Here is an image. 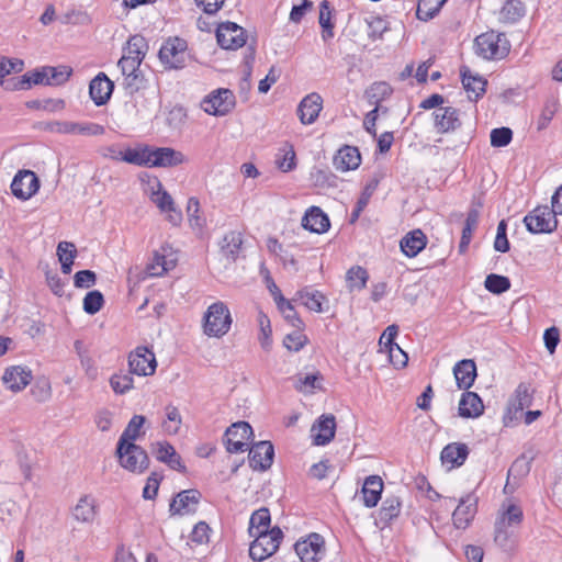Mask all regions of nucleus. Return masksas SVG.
Segmentation results:
<instances>
[{
	"instance_id": "obj_42",
	"label": "nucleus",
	"mask_w": 562,
	"mask_h": 562,
	"mask_svg": "<svg viewBox=\"0 0 562 562\" xmlns=\"http://www.w3.org/2000/svg\"><path fill=\"white\" fill-rule=\"evenodd\" d=\"M74 348L80 360V366L88 379L95 380L98 376V368L95 367L94 360L90 356L88 348L81 340H76Z\"/></svg>"
},
{
	"instance_id": "obj_23",
	"label": "nucleus",
	"mask_w": 562,
	"mask_h": 562,
	"mask_svg": "<svg viewBox=\"0 0 562 562\" xmlns=\"http://www.w3.org/2000/svg\"><path fill=\"white\" fill-rule=\"evenodd\" d=\"M32 378V371L26 367L13 366L4 371L2 381L8 389L19 392L31 383Z\"/></svg>"
},
{
	"instance_id": "obj_24",
	"label": "nucleus",
	"mask_w": 562,
	"mask_h": 562,
	"mask_svg": "<svg viewBox=\"0 0 562 562\" xmlns=\"http://www.w3.org/2000/svg\"><path fill=\"white\" fill-rule=\"evenodd\" d=\"M333 164L340 172L355 170L361 164V156L357 147L345 145L334 156Z\"/></svg>"
},
{
	"instance_id": "obj_52",
	"label": "nucleus",
	"mask_w": 562,
	"mask_h": 562,
	"mask_svg": "<svg viewBox=\"0 0 562 562\" xmlns=\"http://www.w3.org/2000/svg\"><path fill=\"white\" fill-rule=\"evenodd\" d=\"M277 166L283 172L291 171L295 168V151L292 145L285 144L282 148L279 149V154L277 156Z\"/></svg>"
},
{
	"instance_id": "obj_3",
	"label": "nucleus",
	"mask_w": 562,
	"mask_h": 562,
	"mask_svg": "<svg viewBox=\"0 0 562 562\" xmlns=\"http://www.w3.org/2000/svg\"><path fill=\"white\" fill-rule=\"evenodd\" d=\"M474 49L484 59H503L508 55L510 44L505 34L490 31L475 38Z\"/></svg>"
},
{
	"instance_id": "obj_39",
	"label": "nucleus",
	"mask_w": 562,
	"mask_h": 562,
	"mask_svg": "<svg viewBox=\"0 0 562 562\" xmlns=\"http://www.w3.org/2000/svg\"><path fill=\"white\" fill-rule=\"evenodd\" d=\"M182 425V416L178 407L169 404L164 409V418L161 420V429L167 436H176L179 434Z\"/></svg>"
},
{
	"instance_id": "obj_10",
	"label": "nucleus",
	"mask_w": 562,
	"mask_h": 562,
	"mask_svg": "<svg viewBox=\"0 0 562 562\" xmlns=\"http://www.w3.org/2000/svg\"><path fill=\"white\" fill-rule=\"evenodd\" d=\"M252 428L246 422H237L227 428L225 432V446L228 452L238 453L247 450Z\"/></svg>"
},
{
	"instance_id": "obj_20",
	"label": "nucleus",
	"mask_w": 562,
	"mask_h": 562,
	"mask_svg": "<svg viewBox=\"0 0 562 562\" xmlns=\"http://www.w3.org/2000/svg\"><path fill=\"white\" fill-rule=\"evenodd\" d=\"M323 109V99L316 93L312 92L304 97L299 104L297 115L302 124H313Z\"/></svg>"
},
{
	"instance_id": "obj_49",
	"label": "nucleus",
	"mask_w": 562,
	"mask_h": 562,
	"mask_svg": "<svg viewBox=\"0 0 562 562\" xmlns=\"http://www.w3.org/2000/svg\"><path fill=\"white\" fill-rule=\"evenodd\" d=\"M346 281L350 291H360L366 288L368 272L362 267H352L347 271Z\"/></svg>"
},
{
	"instance_id": "obj_5",
	"label": "nucleus",
	"mask_w": 562,
	"mask_h": 562,
	"mask_svg": "<svg viewBox=\"0 0 562 562\" xmlns=\"http://www.w3.org/2000/svg\"><path fill=\"white\" fill-rule=\"evenodd\" d=\"M255 540L249 548V555L255 561H263L274 554L283 538L279 527H273L268 532L259 531L252 536Z\"/></svg>"
},
{
	"instance_id": "obj_59",
	"label": "nucleus",
	"mask_w": 562,
	"mask_h": 562,
	"mask_svg": "<svg viewBox=\"0 0 562 562\" xmlns=\"http://www.w3.org/2000/svg\"><path fill=\"white\" fill-rule=\"evenodd\" d=\"M15 457L25 481H30L32 479V459L29 450L22 445L18 446Z\"/></svg>"
},
{
	"instance_id": "obj_32",
	"label": "nucleus",
	"mask_w": 562,
	"mask_h": 562,
	"mask_svg": "<svg viewBox=\"0 0 562 562\" xmlns=\"http://www.w3.org/2000/svg\"><path fill=\"white\" fill-rule=\"evenodd\" d=\"M302 226L310 232L322 234L328 231L330 223L328 216L318 206H312L305 212Z\"/></svg>"
},
{
	"instance_id": "obj_15",
	"label": "nucleus",
	"mask_w": 562,
	"mask_h": 562,
	"mask_svg": "<svg viewBox=\"0 0 562 562\" xmlns=\"http://www.w3.org/2000/svg\"><path fill=\"white\" fill-rule=\"evenodd\" d=\"M40 189L36 175L30 170L19 171L11 183V191L20 200H29Z\"/></svg>"
},
{
	"instance_id": "obj_62",
	"label": "nucleus",
	"mask_w": 562,
	"mask_h": 562,
	"mask_svg": "<svg viewBox=\"0 0 562 562\" xmlns=\"http://www.w3.org/2000/svg\"><path fill=\"white\" fill-rule=\"evenodd\" d=\"M104 303L100 291L88 292L83 299V311L90 315L98 313Z\"/></svg>"
},
{
	"instance_id": "obj_63",
	"label": "nucleus",
	"mask_w": 562,
	"mask_h": 562,
	"mask_svg": "<svg viewBox=\"0 0 562 562\" xmlns=\"http://www.w3.org/2000/svg\"><path fill=\"white\" fill-rule=\"evenodd\" d=\"M307 341L308 339L306 335L300 330H294L284 337L283 345L288 350L297 352L307 344Z\"/></svg>"
},
{
	"instance_id": "obj_48",
	"label": "nucleus",
	"mask_w": 562,
	"mask_h": 562,
	"mask_svg": "<svg viewBox=\"0 0 562 562\" xmlns=\"http://www.w3.org/2000/svg\"><path fill=\"white\" fill-rule=\"evenodd\" d=\"M480 212L477 209H472L468 212L464 227L462 229V236L460 241V250L463 251L472 239V234L477 227Z\"/></svg>"
},
{
	"instance_id": "obj_37",
	"label": "nucleus",
	"mask_w": 562,
	"mask_h": 562,
	"mask_svg": "<svg viewBox=\"0 0 562 562\" xmlns=\"http://www.w3.org/2000/svg\"><path fill=\"white\" fill-rule=\"evenodd\" d=\"M434 114L436 127L441 133L453 131L460 125L458 111L454 108H439Z\"/></svg>"
},
{
	"instance_id": "obj_57",
	"label": "nucleus",
	"mask_w": 562,
	"mask_h": 562,
	"mask_svg": "<svg viewBox=\"0 0 562 562\" xmlns=\"http://www.w3.org/2000/svg\"><path fill=\"white\" fill-rule=\"evenodd\" d=\"M559 108V102L555 99L548 100L543 109L538 117L537 127L539 131L544 130L549 126L552 121L554 114L557 113Z\"/></svg>"
},
{
	"instance_id": "obj_27",
	"label": "nucleus",
	"mask_w": 562,
	"mask_h": 562,
	"mask_svg": "<svg viewBox=\"0 0 562 562\" xmlns=\"http://www.w3.org/2000/svg\"><path fill=\"white\" fill-rule=\"evenodd\" d=\"M458 389L468 391L476 378V364L472 359H463L453 367Z\"/></svg>"
},
{
	"instance_id": "obj_53",
	"label": "nucleus",
	"mask_w": 562,
	"mask_h": 562,
	"mask_svg": "<svg viewBox=\"0 0 562 562\" xmlns=\"http://www.w3.org/2000/svg\"><path fill=\"white\" fill-rule=\"evenodd\" d=\"M110 385L114 393L122 395L134 387V379L130 373L119 372L110 378Z\"/></svg>"
},
{
	"instance_id": "obj_18",
	"label": "nucleus",
	"mask_w": 562,
	"mask_h": 562,
	"mask_svg": "<svg viewBox=\"0 0 562 562\" xmlns=\"http://www.w3.org/2000/svg\"><path fill=\"white\" fill-rule=\"evenodd\" d=\"M201 494L196 490H186L177 494L170 504L172 515H190L196 512Z\"/></svg>"
},
{
	"instance_id": "obj_1",
	"label": "nucleus",
	"mask_w": 562,
	"mask_h": 562,
	"mask_svg": "<svg viewBox=\"0 0 562 562\" xmlns=\"http://www.w3.org/2000/svg\"><path fill=\"white\" fill-rule=\"evenodd\" d=\"M524 519L520 506L504 502L498 510L494 525V542L505 552H513L517 547L516 529Z\"/></svg>"
},
{
	"instance_id": "obj_41",
	"label": "nucleus",
	"mask_w": 562,
	"mask_h": 562,
	"mask_svg": "<svg viewBox=\"0 0 562 562\" xmlns=\"http://www.w3.org/2000/svg\"><path fill=\"white\" fill-rule=\"evenodd\" d=\"M95 514V501L89 495L81 496L72 509V516L79 522H91Z\"/></svg>"
},
{
	"instance_id": "obj_21",
	"label": "nucleus",
	"mask_w": 562,
	"mask_h": 562,
	"mask_svg": "<svg viewBox=\"0 0 562 562\" xmlns=\"http://www.w3.org/2000/svg\"><path fill=\"white\" fill-rule=\"evenodd\" d=\"M336 420L333 415L321 416L312 426L311 434L316 446H325L335 437Z\"/></svg>"
},
{
	"instance_id": "obj_11",
	"label": "nucleus",
	"mask_w": 562,
	"mask_h": 562,
	"mask_svg": "<svg viewBox=\"0 0 562 562\" xmlns=\"http://www.w3.org/2000/svg\"><path fill=\"white\" fill-rule=\"evenodd\" d=\"M130 373L138 376L153 375L157 368L155 353L147 347H137L128 356Z\"/></svg>"
},
{
	"instance_id": "obj_60",
	"label": "nucleus",
	"mask_w": 562,
	"mask_h": 562,
	"mask_svg": "<svg viewBox=\"0 0 562 562\" xmlns=\"http://www.w3.org/2000/svg\"><path fill=\"white\" fill-rule=\"evenodd\" d=\"M46 72L48 77L47 86H59L69 79L71 69L66 66L46 67Z\"/></svg>"
},
{
	"instance_id": "obj_14",
	"label": "nucleus",
	"mask_w": 562,
	"mask_h": 562,
	"mask_svg": "<svg viewBox=\"0 0 562 562\" xmlns=\"http://www.w3.org/2000/svg\"><path fill=\"white\" fill-rule=\"evenodd\" d=\"M52 131L59 134L100 136L105 132L104 126L92 122L60 121L52 125Z\"/></svg>"
},
{
	"instance_id": "obj_12",
	"label": "nucleus",
	"mask_w": 562,
	"mask_h": 562,
	"mask_svg": "<svg viewBox=\"0 0 562 562\" xmlns=\"http://www.w3.org/2000/svg\"><path fill=\"white\" fill-rule=\"evenodd\" d=\"M294 549L302 562H317L325 553L324 539L318 533H311L299 540Z\"/></svg>"
},
{
	"instance_id": "obj_4",
	"label": "nucleus",
	"mask_w": 562,
	"mask_h": 562,
	"mask_svg": "<svg viewBox=\"0 0 562 562\" xmlns=\"http://www.w3.org/2000/svg\"><path fill=\"white\" fill-rule=\"evenodd\" d=\"M233 319L227 305L221 301L211 304L203 317V333L221 338L231 329Z\"/></svg>"
},
{
	"instance_id": "obj_6",
	"label": "nucleus",
	"mask_w": 562,
	"mask_h": 562,
	"mask_svg": "<svg viewBox=\"0 0 562 562\" xmlns=\"http://www.w3.org/2000/svg\"><path fill=\"white\" fill-rule=\"evenodd\" d=\"M236 104V99L229 89L218 88L206 94L201 103V109L209 115L224 116L228 114Z\"/></svg>"
},
{
	"instance_id": "obj_22",
	"label": "nucleus",
	"mask_w": 562,
	"mask_h": 562,
	"mask_svg": "<svg viewBox=\"0 0 562 562\" xmlns=\"http://www.w3.org/2000/svg\"><path fill=\"white\" fill-rule=\"evenodd\" d=\"M274 450L269 441H260L249 450V464L255 470H266L271 467Z\"/></svg>"
},
{
	"instance_id": "obj_16",
	"label": "nucleus",
	"mask_w": 562,
	"mask_h": 562,
	"mask_svg": "<svg viewBox=\"0 0 562 562\" xmlns=\"http://www.w3.org/2000/svg\"><path fill=\"white\" fill-rule=\"evenodd\" d=\"M140 61L133 59L131 56H122L117 63L123 76V87L128 93L139 90L143 77L139 71Z\"/></svg>"
},
{
	"instance_id": "obj_46",
	"label": "nucleus",
	"mask_w": 562,
	"mask_h": 562,
	"mask_svg": "<svg viewBox=\"0 0 562 562\" xmlns=\"http://www.w3.org/2000/svg\"><path fill=\"white\" fill-rule=\"evenodd\" d=\"M447 0H419L416 16L420 21H429L435 18Z\"/></svg>"
},
{
	"instance_id": "obj_30",
	"label": "nucleus",
	"mask_w": 562,
	"mask_h": 562,
	"mask_svg": "<svg viewBox=\"0 0 562 562\" xmlns=\"http://www.w3.org/2000/svg\"><path fill=\"white\" fill-rule=\"evenodd\" d=\"M176 257L170 249L161 248L155 252L151 262L147 266V273L150 277H161L176 266Z\"/></svg>"
},
{
	"instance_id": "obj_29",
	"label": "nucleus",
	"mask_w": 562,
	"mask_h": 562,
	"mask_svg": "<svg viewBox=\"0 0 562 562\" xmlns=\"http://www.w3.org/2000/svg\"><path fill=\"white\" fill-rule=\"evenodd\" d=\"M469 456V448L465 443L452 442L447 445L441 451L442 464L448 469L461 467Z\"/></svg>"
},
{
	"instance_id": "obj_13",
	"label": "nucleus",
	"mask_w": 562,
	"mask_h": 562,
	"mask_svg": "<svg viewBox=\"0 0 562 562\" xmlns=\"http://www.w3.org/2000/svg\"><path fill=\"white\" fill-rule=\"evenodd\" d=\"M216 38L224 49H238L246 43L245 30L233 22H225L218 25Z\"/></svg>"
},
{
	"instance_id": "obj_54",
	"label": "nucleus",
	"mask_w": 562,
	"mask_h": 562,
	"mask_svg": "<svg viewBox=\"0 0 562 562\" xmlns=\"http://www.w3.org/2000/svg\"><path fill=\"white\" fill-rule=\"evenodd\" d=\"M401 513V501L396 496L386 497L380 509V519L384 522L396 518Z\"/></svg>"
},
{
	"instance_id": "obj_36",
	"label": "nucleus",
	"mask_w": 562,
	"mask_h": 562,
	"mask_svg": "<svg viewBox=\"0 0 562 562\" xmlns=\"http://www.w3.org/2000/svg\"><path fill=\"white\" fill-rule=\"evenodd\" d=\"M393 90L391 86L384 81L374 82L366 90V99L370 105H373L376 109H381L382 113H386L387 109L381 106V102L386 100Z\"/></svg>"
},
{
	"instance_id": "obj_33",
	"label": "nucleus",
	"mask_w": 562,
	"mask_h": 562,
	"mask_svg": "<svg viewBox=\"0 0 562 562\" xmlns=\"http://www.w3.org/2000/svg\"><path fill=\"white\" fill-rule=\"evenodd\" d=\"M460 74L469 99L476 101L485 92L486 80L481 76H474L467 66L461 67Z\"/></svg>"
},
{
	"instance_id": "obj_47",
	"label": "nucleus",
	"mask_w": 562,
	"mask_h": 562,
	"mask_svg": "<svg viewBox=\"0 0 562 562\" xmlns=\"http://www.w3.org/2000/svg\"><path fill=\"white\" fill-rule=\"evenodd\" d=\"M148 50L146 40L140 35L132 36L127 42V47L123 56H131L137 61H143Z\"/></svg>"
},
{
	"instance_id": "obj_43",
	"label": "nucleus",
	"mask_w": 562,
	"mask_h": 562,
	"mask_svg": "<svg viewBox=\"0 0 562 562\" xmlns=\"http://www.w3.org/2000/svg\"><path fill=\"white\" fill-rule=\"evenodd\" d=\"M526 9L520 0H507L499 11V21L515 23L525 15Z\"/></svg>"
},
{
	"instance_id": "obj_58",
	"label": "nucleus",
	"mask_w": 562,
	"mask_h": 562,
	"mask_svg": "<svg viewBox=\"0 0 562 562\" xmlns=\"http://www.w3.org/2000/svg\"><path fill=\"white\" fill-rule=\"evenodd\" d=\"M257 322L260 329L259 341L263 349H268L271 345L270 337L272 333L270 319L262 311H259Z\"/></svg>"
},
{
	"instance_id": "obj_8",
	"label": "nucleus",
	"mask_w": 562,
	"mask_h": 562,
	"mask_svg": "<svg viewBox=\"0 0 562 562\" xmlns=\"http://www.w3.org/2000/svg\"><path fill=\"white\" fill-rule=\"evenodd\" d=\"M555 215L548 205L537 206L524 217V223L531 234H548L558 226Z\"/></svg>"
},
{
	"instance_id": "obj_64",
	"label": "nucleus",
	"mask_w": 562,
	"mask_h": 562,
	"mask_svg": "<svg viewBox=\"0 0 562 562\" xmlns=\"http://www.w3.org/2000/svg\"><path fill=\"white\" fill-rule=\"evenodd\" d=\"M526 407V403H518L516 400L512 398L506 407V412L503 416V422L505 426H512L514 422L518 419V415L522 414L524 408Z\"/></svg>"
},
{
	"instance_id": "obj_19",
	"label": "nucleus",
	"mask_w": 562,
	"mask_h": 562,
	"mask_svg": "<svg viewBox=\"0 0 562 562\" xmlns=\"http://www.w3.org/2000/svg\"><path fill=\"white\" fill-rule=\"evenodd\" d=\"M150 449L156 459L166 463L170 469L180 472L186 471V467L182 464L180 454L169 442L156 441L151 443Z\"/></svg>"
},
{
	"instance_id": "obj_31",
	"label": "nucleus",
	"mask_w": 562,
	"mask_h": 562,
	"mask_svg": "<svg viewBox=\"0 0 562 562\" xmlns=\"http://www.w3.org/2000/svg\"><path fill=\"white\" fill-rule=\"evenodd\" d=\"M383 491V481L379 475H370L364 480L361 488V501L368 508L378 505Z\"/></svg>"
},
{
	"instance_id": "obj_34",
	"label": "nucleus",
	"mask_w": 562,
	"mask_h": 562,
	"mask_svg": "<svg viewBox=\"0 0 562 562\" xmlns=\"http://www.w3.org/2000/svg\"><path fill=\"white\" fill-rule=\"evenodd\" d=\"M427 245V237L422 229L407 233L400 241L401 250L409 258L416 257Z\"/></svg>"
},
{
	"instance_id": "obj_51",
	"label": "nucleus",
	"mask_w": 562,
	"mask_h": 562,
	"mask_svg": "<svg viewBox=\"0 0 562 562\" xmlns=\"http://www.w3.org/2000/svg\"><path fill=\"white\" fill-rule=\"evenodd\" d=\"M270 524V513L267 508H260L252 513L249 520V533L254 536V533L259 531L268 532V527Z\"/></svg>"
},
{
	"instance_id": "obj_25",
	"label": "nucleus",
	"mask_w": 562,
	"mask_h": 562,
	"mask_svg": "<svg viewBox=\"0 0 562 562\" xmlns=\"http://www.w3.org/2000/svg\"><path fill=\"white\" fill-rule=\"evenodd\" d=\"M184 161L182 153L170 147L151 148L149 168L153 167H173Z\"/></svg>"
},
{
	"instance_id": "obj_26",
	"label": "nucleus",
	"mask_w": 562,
	"mask_h": 562,
	"mask_svg": "<svg viewBox=\"0 0 562 562\" xmlns=\"http://www.w3.org/2000/svg\"><path fill=\"white\" fill-rule=\"evenodd\" d=\"M459 416L462 418H477L484 413L482 398L474 392L465 391L459 401Z\"/></svg>"
},
{
	"instance_id": "obj_9",
	"label": "nucleus",
	"mask_w": 562,
	"mask_h": 562,
	"mask_svg": "<svg viewBox=\"0 0 562 562\" xmlns=\"http://www.w3.org/2000/svg\"><path fill=\"white\" fill-rule=\"evenodd\" d=\"M187 42L180 37L168 38L159 49L160 61L170 69L184 67L188 53Z\"/></svg>"
},
{
	"instance_id": "obj_35",
	"label": "nucleus",
	"mask_w": 562,
	"mask_h": 562,
	"mask_svg": "<svg viewBox=\"0 0 562 562\" xmlns=\"http://www.w3.org/2000/svg\"><path fill=\"white\" fill-rule=\"evenodd\" d=\"M146 417L143 415H134L124 431L122 432L117 445H136L135 441L145 435L144 425Z\"/></svg>"
},
{
	"instance_id": "obj_38",
	"label": "nucleus",
	"mask_w": 562,
	"mask_h": 562,
	"mask_svg": "<svg viewBox=\"0 0 562 562\" xmlns=\"http://www.w3.org/2000/svg\"><path fill=\"white\" fill-rule=\"evenodd\" d=\"M244 237L240 232L232 231L225 234L221 244V251L227 259L235 261L241 251Z\"/></svg>"
},
{
	"instance_id": "obj_45",
	"label": "nucleus",
	"mask_w": 562,
	"mask_h": 562,
	"mask_svg": "<svg viewBox=\"0 0 562 562\" xmlns=\"http://www.w3.org/2000/svg\"><path fill=\"white\" fill-rule=\"evenodd\" d=\"M46 67H42L40 69H35L33 71L24 74L19 81L15 83L14 89L18 90H26L32 87V85H45L47 86Z\"/></svg>"
},
{
	"instance_id": "obj_7",
	"label": "nucleus",
	"mask_w": 562,
	"mask_h": 562,
	"mask_svg": "<svg viewBox=\"0 0 562 562\" xmlns=\"http://www.w3.org/2000/svg\"><path fill=\"white\" fill-rule=\"evenodd\" d=\"M116 456L120 465L132 473H144L149 467L148 454L138 445H117Z\"/></svg>"
},
{
	"instance_id": "obj_61",
	"label": "nucleus",
	"mask_w": 562,
	"mask_h": 562,
	"mask_svg": "<svg viewBox=\"0 0 562 562\" xmlns=\"http://www.w3.org/2000/svg\"><path fill=\"white\" fill-rule=\"evenodd\" d=\"M277 304L278 310L283 315V317L292 324L293 327L300 328L302 326V321L296 314V311L292 303L285 297L279 301Z\"/></svg>"
},
{
	"instance_id": "obj_50",
	"label": "nucleus",
	"mask_w": 562,
	"mask_h": 562,
	"mask_svg": "<svg viewBox=\"0 0 562 562\" xmlns=\"http://www.w3.org/2000/svg\"><path fill=\"white\" fill-rule=\"evenodd\" d=\"M364 22L367 24L368 36L372 41L382 38L383 34L389 30V22L379 15L366 18Z\"/></svg>"
},
{
	"instance_id": "obj_28",
	"label": "nucleus",
	"mask_w": 562,
	"mask_h": 562,
	"mask_svg": "<svg viewBox=\"0 0 562 562\" xmlns=\"http://www.w3.org/2000/svg\"><path fill=\"white\" fill-rule=\"evenodd\" d=\"M112 90L113 82L103 72L98 74L89 86L90 97L97 105L106 103L111 97Z\"/></svg>"
},
{
	"instance_id": "obj_55",
	"label": "nucleus",
	"mask_w": 562,
	"mask_h": 562,
	"mask_svg": "<svg viewBox=\"0 0 562 562\" xmlns=\"http://www.w3.org/2000/svg\"><path fill=\"white\" fill-rule=\"evenodd\" d=\"M187 214L192 228L201 231L205 226V218L200 215V202L196 198L188 200Z\"/></svg>"
},
{
	"instance_id": "obj_2",
	"label": "nucleus",
	"mask_w": 562,
	"mask_h": 562,
	"mask_svg": "<svg viewBox=\"0 0 562 562\" xmlns=\"http://www.w3.org/2000/svg\"><path fill=\"white\" fill-rule=\"evenodd\" d=\"M144 191L159 211L166 214V220L168 222L172 225H179L181 223V211L177 210L173 199L166 190H164L162 184L157 177H148Z\"/></svg>"
},
{
	"instance_id": "obj_56",
	"label": "nucleus",
	"mask_w": 562,
	"mask_h": 562,
	"mask_svg": "<svg viewBox=\"0 0 562 562\" xmlns=\"http://www.w3.org/2000/svg\"><path fill=\"white\" fill-rule=\"evenodd\" d=\"M484 285L490 292L501 294L509 290L510 281L507 277L492 273L486 277Z\"/></svg>"
},
{
	"instance_id": "obj_17",
	"label": "nucleus",
	"mask_w": 562,
	"mask_h": 562,
	"mask_svg": "<svg viewBox=\"0 0 562 562\" xmlns=\"http://www.w3.org/2000/svg\"><path fill=\"white\" fill-rule=\"evenodd\" d=\"M477 497L474 494L463 496L452 514V521L456 528L465 529L469 527L476 514Z\"/></svg>"
},
{
	"instance_id": "obj_40",
	"label": "nucleus",
	"mask_w": 562,
	"mask_h": 562,
	"mask_svg": "<svg viewBox=\"0 0 562 562\" xmlns=\"http://www.w3.org/2000/svg\"><path fill=\"white\" fill-rule=\"evenodd\" d=\"M123 161L139 167H149L150 147L143 144H137L134 147H124Z\"/></svg>"
},
{
	"instance_id": "obj_44",
	"label": "nucleus",
	"mask_w": 562,
	"mask_h": 562,
	"mask_svg": "<svg viewBox=\"0 0 562 562\" xmlns=\"http://www.w3.org/2000/svg\"><path fill=\"white\" fill-rule=\"evenodd\" d=\"M296 300L310 311L322 313L325 296L318 291L303 289L296 293Z\"/></svg>"
}]
</instances>
